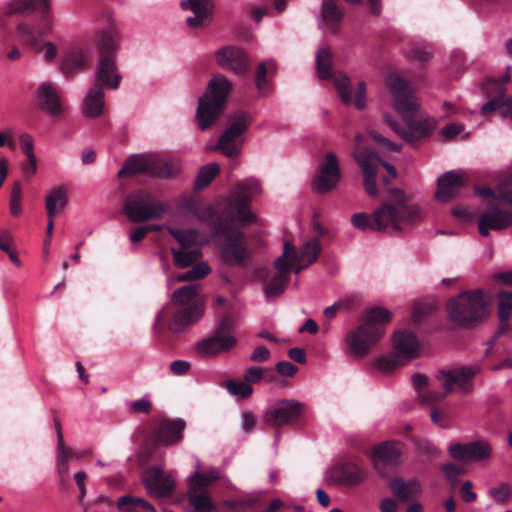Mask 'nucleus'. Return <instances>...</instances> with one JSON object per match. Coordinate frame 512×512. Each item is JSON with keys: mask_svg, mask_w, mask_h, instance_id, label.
<instances>
[{"mask_svg": "<svg viewBox=\"0 0 512 512\" xmlns=\"http://www.w3.org/2000/svg\"><path fill=\"white\" fill-rule=\"evenodd\" d=\"M259 191L260 183L256 179L240 182L232 190L222 212L211 215V234L217 244L220 260L227 266L248 268L251 264V251L243 228L256 220L255 214L250 211V203Z\"/></svg>", "mask_w": 512, "mask_h": 512, "instance_id": "1", "label": "nucleus"}, {"mask_svg": "<svg viewBox=\"0 0 512 512\" xmlns=\"http://www.w3.org/2000/svg\"><path fill=\"white\" fill-rule=\"evenodd\" d=\"M386 84L392 97L393 107L402 118V124L389 114L384 116V121L405 142L417 147L420 141L431 135L433 124L420 114L417 99L404 78L391 74L387 77Z\"/></svg>", "mask_w": 512, "mask_h": 512, "instance_id": "2", "label": "nucleus"}, {"mask_svg": "<svg viewBox=\"0 0 512 512\" xmlns=\"http://www.w3.org/2000/svg\"><path fill=\"white\" fill-rule=\"evenodd\" d=\"M314 229L316 235L306 242L298 252L290 241H285L283 254L274 262L276 272L264 284V292L268 298L281 295L290 281L291 271L296 274L307 265L313 263L320 254V222L318 212L314 213Z\"/></svg>", "mask_w": 512, "mask_h": 512, "instance_id": "3", "label": "nucleus"}, {"mask_svg": "<svg viewBox=\"0 0 512 512\" xmlns=\"http://www.w3.org/2000/svg\"><path fill=\"white\" fill-rule=\"evenodd\" d=\"M418 214L417 207L407 204L404 192L393 188L389 190V200L383 202L373 214H354L352 223L360 230L399 232L402 224L413 222Z\"/></svg>", "mask_w": 512, "mask_h": 512, "instance_id": "4", "label": "nucleus"}, {"mask_svg": "<svg viewBox=\"0 0 512 512\" xmlns=\"http://www.w3.org/2000/svg\"><path fill=\"white\" fill-rule=\"evenodd\" d=\"M198 291L199 286L194 283L174 291L171 302L156 317L154 330L158 335H163L166 330L181 332L200 319L203 307L198 300Z\"/></svg>", "mask_w": 512, "mask_h": 512, "instance_id": "5", "label": "nucleus"}, {"mask_svg": "<svg viewBox=\"0 0 512 512\" xmlns=\"http://www.w3.org/2000/svg\"><path fill=\"white\" fill-rule=\"evenodd\" d=\"M391 318L392 315L387 309H367L358 325L346 334L347 354L353 358L367 356L385 334V325Z\"/></svg>", "mask_w": 512, "mask_h": 512, "instance_id": "6", "label": "nucleus"}, {"mask_svg": "<svg viewBox=\"0 0 512 512\" xmlns=\"http://www.w3.org/2000/svg\"><path fill=\"white\" fill-rule=\"evenodd\" d=\"M119 38V31L112 26L100 31L96 37L98 61L94 72L93 85L103 90H117L122 81V75L116 61Z\"/></svg>", "mask_w": 512, "mask_h": 512, "instance_id": "7", "label": "nucleus"}, {"mask_svg": "<svg viewBox=\"0 0 512 512\" xmlns=\"http://www.w3.org/2000/svg\"><path fill=\"white\" fill-rule=\"evenodd\" d=\"M488 312L487 301L480 289L464 291L447 302L449 320L464 328L478 325L486 318Z\"/></svg>", "mask_w": 512, "mask_h": 512, "instance_id": "8", "label": "nucleus"}, {"mask_svg": "<svg viewBox=\"0 0 512 512\" xmlns=\"http://www.w3.org/2000/svg\"><path fill=\"white\" fill-rule=\"evenodd\" d=\"M231 87L230 81L221 74L215 75L209 81L196 109V119L201 130L210 128L220 117Z\"/></svg>", "mask_w": 512, "mask_h": 512, "instance_id": "9", "label": "nucleus"}, {"mask_svg": "<svg viewBox=\"0 0 512 512\" xmlns=\"http://www.w3.org/2000/svg\"><path fill=\"white\" fill-rule=\"evenodd\" d=\"M478 371L479 369L473 366H462L449 371H440L438 378L444 386V393L422 392V389L428 384V378L423 374H414L412 376V382L422 402L435 403L442 400L455 386L462 392L469 393L472 390L471 379Z\"/></svg>", "mask_w": 512, "mask_h": 512, "instance_id": "10", "label": "nucleus"}, {"mask_svg": "<svg viewBox=\"0 0 512 512\" xmlns=\"http://www.w3.org/2000/svg\"><path fill=\"white\" fill-rule=\"evenodd\" d=\"M164 212V204L147 190L132 191L124 201L123 213L135 223L159 220Z\"/></svg>", "mask_w": 512, "mask_h": 512, "instance_id": "11", "label": "nucleus"}, {"mask_svg": "<svg viewBox=\"0 0 512 512\" xmlns=\"http://www.w3.org/2000/svg\"><path fill=\"white\" fill-rule=\"evenodd\" d=\"M185 427L186 423L181 418L154 421L144 439L147 458H150L159 446H171L179 443L183 438Z\"/></svg>", "mask_w": 512, "mask_h": 512, "instance_id": "12", "label": "nucleus"}, {"mask_svg": "<svg viewBox=\"0 0 512 512\" xmlns=\"http://www.w3.org/2000/svg\"><path fill=\"white\" fill-rule=\"evenodd\" d=\"M179 171L176 164L143 155H132L118 172L119 177L146 174L151 177L169 179Z\"/></svg>", "mask_w": 512, "mask_h": 512, "instance_id": "13", "label": "nucleus"}, {"mask_svg": "<svg viewBox=\"0 0 512 512\" xmlns=\"http://www.w3.org/2000/svg\"><path fill=\"white\" fill-rule=\"evenodd\" d=\"M394 352L378 359L377 366L383 372H391L404 361L418 356L419 342L416 335L408 330H399L393 337Z\"/></svg>", "mask_w": 512, "mask_h": 512, "instance_id": "14", "label": "nucleus"}, {"mask_svg": "<svg viewBox=\"0 0 512 512\" xmlns=\"http://www.w3.org/2000/svg\"><path fill=\"white\" fill-rule=\"evenodd\" d=\"M512 225V195L502 194L488 204L478 220V231L487 237L490 230L500 231Z\"/></svg>", "mask_w": 512, "mask_h": 512, "instance_id": "15", "label": "nucleus"}, {"mask_svg": "<svg viewBox=\"0 0 512 512\" xmlns=\"http://www.w3.org/2000/svg\"><path fill=\"white\" fill-rule=\"evenodd\" d=\"M251 117L244 111L232 113L227 120V128L220 136L216 149L221 151L227 157H235L239 154V146L242 140L238 139L247 131Z\"/></svg>", "mask_w": 512, "mask_h": 512, "instance_id": "16", "label": "nucleus"}, {"mask_svg": "<svg viewBox=\"0 0 512 512\" xmlns=\"http://www.w3.org/2000/svg\"><path fill=\"white\" fill-rule=\"evenodd\" d=\"M304 413V405L294 399H280L264 413L263 422L272 428L295 424Z\"/></svg>", "mask_w": 512, "mask_h": 512, "instance_id": "17", "label": "nucleus"}, {"mask_svg": "<svg viewBox=\"0 0 512 512\" xmlns=\"http://www.w3.org/2000/svg\"><path fill=\"white\" fill-rule=\"evenodd\" d=\"M355 158L364 175L363 185L365 191L370 196H376L378 194L376 176L377 169L380 164L387 170L390 178L396 177V169L394 168V166L387 162H382L381 159L373 151L369 149L359 150L356 153Z\"/></svg>", "mask_w": 512, "mask_h": 512, "instance_id": "18", "label": "nucleus"}, {"mask_svg": "<svg viewBox=\"0 0 512 512\" xmlns=\"http://www.w3.org/2000/svg\"><path fill=\"white\" fill-rule=\"evenodd\" d=\"M508 77L500 79H487L483 90L489 100L482 106L481 113L486 115L493 111H499L502 116L512 120V97L505 96V84Z\"/></svg>", "mask_w": 512, "mask_h": 512, "instance_id": "19", "label": "nucleus"}, {"mask_svg": "<svg viewBox=\"0 0 512 512\" xmlns=\"http://www.w3.org/2000/svg\"><path fill=\"white\" fill-rule=\"evenodd\" d=\"M402 444L396 441H386L374 447L372 460L374 468L382 475L388 474L390 468L400 463Z\"/></svg>", "mask_w": 512, "mask_h": 512, "instance_id": "20", "label": "nucleus"}, {"mask_svg": "<svg viewBox=\"0 0 512 512\" xmlns=\"http://www.w3.org/2000/svg\"><path fill=\"white\" fill-rule=\"evenodd\" d=\"M322 80H331L340 100L348 105L352 102L349 77L331 65V54L322 47Z\"/></svg>", "mask_w": 512, "mask_h": 512, "instance_id": "21", "label": "nucleus"}, {"mask_svg": "<svg viewBox=\"0 0 512 512\" xmlns=\"http://www.w3.org/2000/svg\"><path fill=\"white\" fill-rule=\"evenodd\" d=\"M492 448L486 441H473L468 444H452L449 453L452 458L460 462L482 461L490 457Z\"/></svg>", "mask_w": 512, "mask_h": 512, "instance_id": "22", "label": "nucleus"}, {"mask_svg": "<svg viewBox=\"0 0 512 512\" xmlns=\"http://www.w3.org/2000/svg\"><path fill=\"white\" fill-rule=\"evenodd\" d=\"M327 478L340 485L356 486L364 480L365 473L356 463L341 462L328 470Z\"/></svg>", "mask_w": 512, "mask_h": 512, "instance_id": "23", "label": "nucleus"}, {"mask_svg": "<svg viewBox=\"0 0 512 512\" xmlns=\"http://www.w3.org/2000/svg\"><path fill=\"white\" fill-rule=\"evenodd\" d=\"M28 9H37L41 14V22L37 33L44 36L51 31L50 5L48 0H15L9 6L8 15L22 13Z\"/></svg>", "mask_w": 512, "mask_h": 512, "instance_id": "24", "label": "nucleus"}, {"mask_svg": "<svg viewBox=\"0 0 512 512\" xmlns=\"http://www.w3.org/2000/svg\"><path fill=\"white\" fill-rule=\"evenodd\" d=\"M183 10H190L194 16L186 19L190 28H203L209 25L214 10L213 0H187L181 2Z\"/></svg>", "mask_w": 512, "mask_h": 512, "instance_id": "25", "label": "nucleus"}, {"mask_svg": "<svg viewBox=\"0 0 512 512\" xmlns=\"http://www.w3.org/2000/svg\"><path fill=\"white\" fill-rule=\"evenodd\" d=\"M215 57L217 63L224 69L232 70L236 74H245L248 71L247 55L238 47H223L216 52Z\"/></svg>", "mask_w": 512, "mask_h": 512, "instance_id": "26", "label": "nucleus"}, {"mask_svg": "<svg viewBox=\"0 0 512 512\" xmlns=\"http://www.w3.org/2000/svg\"><path fill=\"white\" fill-rule=\"evenodd\" d=\"M465 185L464 175L449 171L439 177L435 198L442 202H448L460 194Z\"/></svg>", "mask_w": 512, "mask_h": 512, "instance_id": "27", "label": "nucleus"}, {"mask_svg": "<svg viewBox=\"0 0 512 512\" xmlns=\"http://www.w3.org/2000/svg\"><path fill=\"white\" fill-rule=\"evenodd\" d=\"M512 311V291H501L499 293L498 315L499 326L493 338L488 342L490 348L502 336L512 338V325L509 323Z\"/></svg>", "mask_w": 512, "mask_h": 512, "instance_id": "28", "label": "nucleus"}, {"mask_svg": "<svg viewBox=\"0 0 512 512\" xmlns=\"http://www.w3.org/2000/svg\"><path fill=\"white\" fill-rule=\"evenodd\" d=\"M37 103L39 108L49 116H60L63 112L60 95L51 83L44 82L39 85Z\"/></svg>", "mask_w": 512, "mask_h": 512, "instance_id": "29", "label": "nucleus"}, {"mask_svg": "<svg viewBox=\"0 0 512 512\" xmlns=\"http://www.w3.org/2000/svg\"><path fill=\"white\" fill-rule=\"evenodd\" d=\"M143 481L148 490L160 496L171 494L175 485L174 480L169 475L164 474L159 467L146 469Z\"/></svg>", "mask_w": 512, "mask_h": 512, "instance_id": "30", "label": "nucleus"}, {"mask_svg": "<svg viewBox=\"0 0 512 512\" xmlns=\"http://www.w3.org/2000/svg\"><path fill=\"white\" fill-rule=\"evenodd\" d=\"M17 35L19 40L28 46L35 53L45 52V59L51 61L55 58L57 49L51 42L42 43L35 35V32L24 23L17 26Z\"/></svg>", "mask_w": 512, "mask_h": 512, "instance_id": "31", "label": "nucleus"}, {"mask_svg": "<svg viewBox=\"0 0 512 512\" xmlns=\"http://www.w3.org/2000/svg\"><path fill=\"white\" fill-rule=\"evenodd\" d=\"M236 344L235 337H222L214 333V335L199 341L196 350L201 356L214 357L230 351Z\"/></svg>", "mask_w": 512, "mask_h": 512, "instance_id": "32", "label": "nucleus"}, {"mask_svg": "<svg viewBox=\"0 0 512 512\" xmlns=\"http://www.w3.org/2000/svg\"><path fill=\"white\" fill-rule=\"evenodd\" d=\"M341 178V168L336 155L327 152L322 157V194L336 189Z\"/></svg>", "mask_w": 512, "mask_h": 512, "instance_id": "33", "label": "nucleus"}, {"mask_svg": "<svg viewBox=\"0 0 512 512\" xmlns=\"http://www.w3.org/2000/svg\"><path fill=\"white\" fill-rule=\"evenodd\" d=\"M54 425L57 432L58 446H57V471L60 477V485L67 488L69 481V456L73 454V450L66 447L62 434L61 424L57 419H54Z\"/></svg>", "mask_w": 512, "mask_h": 512, "instance_id": "34", "label": "nucleus"}, {"mask_svg": "<svg viewBox=\"0 0 512 512\" xmlns=\"http://www.w3.org/2000/svg\"><path fill=\"white\" fill-rule=\"evenodd\" d=\"M345 11L340 0L322 1V22L331 30L332 33L339 31Z\"/></svg>", "mask_w": 512, "mask_h": 512, "instance_id": "35", "label": "nucleus"}, {"mask_svg": "<svg viewBox=\"0 0 512 512\" xmlns=\"http://www.w3.org/2000/svg\"><path fill=\"white\" fill-rule=\"evenodd\" d=\"M104 107V90L92 84L83 102V114L89 118H96L103 114Z\"/></svg>", "mask_w": 512, "mask_h": 512, "instance_id": "36", "label": "nucleus"}, {"mask_svg": "<svg viewBox=\"0 0 512 512\" xmlns=\"http://www.w3.org/2000/svg\"><path fill=\"white\" fill-rule=\"evenodd\" d=\"M389 488L393 495L401 502H408L414 499L420 492V486L417 481H404L399 477L389 482Z\"/></svg>", "mask_w": 512, "mask_h": 512, "instance_id": "37", "label": "nucleus"}, {"mask_svg": "<svg viewBox=\"0 0 512 512\" xmlns=\"http://www.w3.org/2000/svg\"><path fill=\"white\" fill-rule=\"evenodd\" d=\"M68 204V191L64 186L53 188L45 198L47 217H55L58 212L65 209Z\"/></svg>", "mask_w": 512, "mask_h": 512, "instance_id": "38", "label": "nucleus"}, {"mask_svg": "<svg viewBox=\"0 0 512 512\" xmlns=\"http://www.w3.org/2000/svg\"><path fill=\"white\" fill-rule=\"evenodd\" d=\"M88 65V56L81 49L71 51L62 64L63 72L73 74L83 70Z\"/></svg>", "mask_w": 512, "mask_h": 512, "instance_id": "39", "label": "nucleus"}, {"mask_svg": "<svg viewBox=\"0 0 512 512\" xmlns=\"http://www.w3.org/2000/svg\"><path fill=\"white\" fill-rule=\"evenodd\" d=\"M174 264L178 268H186L196 263L201 258V251L199 248H171Z\"/></svg>", "mask_w": 512, "mask_h": 512, "instance_id": "40", "label": "nucleus"}, {"mask_svg": "<svg viewBox=\"0 0 512 512\" xmlns=\"http://www.w3.org/2000/svg\"><path fill=\"white\" fill-rule=\"evenodd\" d=\"M169 234L179 243L180 248H198L199 232L196 229L182 230L169 227Z\"/></svg>", "mask_w": 512, "mask_h": 512, "instance_id": "41", "label": "nucleus"}, {"mask_svg": "<svg viewBox=\"0 0 512 512\" xmlns=\"http://www.w3.org/2000/svg\"><path fill=\"white\" fill-rule=\"evenodd\" d=\"M276 73V63L273 60L260 62L255 73V85L259 91L269 86V77Z\"/></svg>", "mask_w": 512, "mask_h": 512, "instance_id": "42", "label": "nucleus"}, {"mask_svg": "<svg viewBox=\"0 0 512 512\" xmlns=\"http://www.w3.org/2000/svg\"><path fill=\"white\" fill-rule=\"evenodd\" d=\"M120 512H137L139 509L152 511L153 506L142 498L129 495L122 496L117 501Z\"/></svg>", "mask_w": 512, "mask_h": 512, "instance_id": "43", "label": "nucleus"}, {"mask_svg": "<svg viewBox=\"0 0 512 512\" xmlns=\"http://www.w3.org/2000/svg\"><path fill=\"white\" fill-rule=\"evenodd\" d=\"M215 480L212 474L195 473L190 478L188 494H206V488Z\"/></svg>", "mask_w": 512, "mask_h": 512, "instance_id": "44", "label": "nucleus"}, {"mask_svg": "<svg viewBox=\"0 0 512 512\" xmlns=\"http://www.w3.org/2000/svg\"><path fill=\"white\" fill-rule=\"evenodd\" d=\"M220 167L216 163H211L203 166L197 175L195 180V188L202 190L206 188L212 180L218 175Z\"/></svg>", "mask_w": 512, "mask_h": 512, "instance_id": "45", "label": "nucleus"}, {"mask_svg": "<svg viewBox=\"0 0 512 512\" xmlns=\"http://www.w3.org/2000/svg\"><path fill=\"white\" fill-rule=\"evenodd\" d=\"M243 378L244 381H246L249 385L257 384L263 379L267 380L268 382L276 381V375L274 372L256 366L246 369Z\"/></svg>", "mask_w": 512, "mask_h": 512, "instance_id": "46", "label": "nucleus"}, {"mask_svg": "<svg viewBox=\"0 0 512 512\" xmlns=\"http://www.w3.org/2000/svg\"><path fill=\"white\" fill-rule=\"evenodd\" d=\"M188 501L189 504L193 507L194 512H212L215 510V505L207 493L188 494Z\"/></svg>", "mask_w": 512, "mask_h": 512, "instance_id": "47", "label": "nucleus"}, {"mask_svg": "<svg viewBox=\"0 0 512 512\" xmlns=\"http://www.w3.org/2000/svg\"><path fill=\"white\" fill-rule=\"evenodd\" d=\"M210 272L209 266L204 263H197L195 264L190 270L178 274L176 276V280L178 282H185V281H193V280H199L204 278L206 275H208Z\"/></svg>", "mask_w": 512, "mask_h": 512, "instance_id": "48", "label": "nucleus"}, {"mask_svg": "<svg viewBox=\"0 0 512 512\" xmlns=\"http://www.w3.org/2000/svg\"><path fill=\"white\" fill-rule=\"evenodd\" d=\"M228 392L236 397L241 399H246L250 397L253 393V388L246 381H236V380H228L225 384Z\"/></svg>", "mask_w": 512, "mask_h": 512, "instance_id": "49", "label": "nucleus"}, {"mask_svg": "<svg viewBox=\"0 0 512 512\" xmlns=\"http://www.w3.org/2000/svg\"><path fill=\"white\" fill-rule=\"evenodd\" d=\"M21 200H22V188L19 182H15L12 188L10 197V212L13 216H18L21 213Z\"/></svg>", "mask_w": 512, "mask_h": 512, "instance_id": "50", "label": "nucleus"}, {"mask_svg": "<svg viewBox=\"0 0 512 512\" xmlns=\"http://www.w3.org/2000/svg\"><path fill=\"white\" fill-rule=\"evenodd\" d=\"M234 330V322L230 315H225L221 318L219 324L217 325L215 334L220 335L222 337H234L232 332Z\"/></svg>", "mask_w": 512, "mask_h": 512, "instance_id": "51", "label": "nucleus"}, {"mask_svg": "<svg viewBox=\"0 0 512 512\" xmlns=\"http://www.w3.org/2000/svg\"><path fill=\"white\" fill-rule=\"evenodd\" d=\"M512 491L508 484L503 483L490 490V495L498 503H506L511 497Z\"/></svg>", "mask_w": 512, "mask_h": 512, "instance_id": "52", "label": "nucleus"}, {"mask_svg": "<svg viewBox=\"0 0 512 512\" xmlns=\"http://www.w3.org/2000/svg\"><path fill=\"white\" fill-rule=\"evenodd\" d=\"M442 471L451 481L453 486L457 484V477L464 473V469L454 463H447L443 465Z\"/></svg>", "mask_w": 512, "mask_h": 512, "instance_id": "53", "label": "nucleus"}, {"mask_svg": "<svg viewBox=\"0 0 512 512\" xmlns=\"http://www.w3.org/2000/svg\"><path fill=\"white\" fill-rule=\"evenodd\" d=\"M19 141L22 152L27 158L36 157L34 153V140L31 135L24 133L20 136Z\"/></svg>", "mask_w": 512, "mask_h": 512, "instance_id": "54", "label": "nucleus"}, {"mask_svg": "<svg viewBox=\"0 0 512 512\" xmlns=\"http://www.w3.org/2000/svg\"><path fill=\"white\" fill-rule=\"evenodd\" d=\"M130 410L133 413L148 415L152 410V402L145 398L138 399L130 403Z\"/></svg>", "mask_w": 512, "mask_h": 512, "instance_id": "55", "label": "nucleus"}, {"mask_svg": "<svg viewBox=\"0 0 512 512\" xmlns=\"http://www.w3.org/2000/svg\"><path fill=\"white\" fill-rule=\"evenodd\" d=\"M370 136L372 137V139L374 141H376L377 143L381 144L382 146H384L389 151L399 152L401 150L402 146L400 144H397V143H394V142L388 140L387 138L383 137L378 132L372 131V132H370Z\"/></svg>", "mask_w": 512, "mask_h": 512, "instance_id": "56", "label": "nucleus"}, {"mask_svg": "<svg viewBox=\"0 0 512 512\" xmlns=\"http://www.w3.org/2000/svg\"><path fill=\"white\" fill-rule=\"evenodd\" d=\"M275 370L282 376L293 377L297 373L298 368L289 361H280L276 364Z\"/></svg>", "mask_w": 512, "mask_h": 512, "instance_id": "57", "label": "nucleus"}, {"mask_svg": "<svg viewBox=\"0 0 512 512\" xmlns=\"http://www.w3.org/2000/svg\"><path fill=\"white\" fill-rule=\"evenodd\" d=\"M191 368V364L184 360H175L170 364V371L173 375L183 376L186 375Z\"/></svg>", "mask_w": 512, "mask_h": 512, "instance_id": "58", "label": "nucleus"}, {"mask_svg": "<svg viewBox=\"0 0 512 512\" xmlns=\"http://www.w3.org/2000/svg\"><path fill=\"white\" fill-rule=\"evenodd\" d=\"M431 420L434 424L442 427V428H447L450 426V423H451V419L450 417L443 413L442 411L434 408L432 411H431Z\"/></svg>", "mask_w": 512, "mask_h": 512, "instance_id": "59", "label": "nucleus"}, {"mask_svg": "<svg viewBox=\"0 0 512 512\" xmlns=\"http://www.w3.org/2000/svg\"><path fill=\"white\" fill-rule=\"evenodd\" d=\"M430 311L429 307L422 306L419 304L414 305L412 312V322L415 325L420 324L428 315Z\"/></svg>", "mask_w": 512, "mask_h": 512, "instance_id": "60", "label": "nucleus"}, {"mask_svg": "<svg viewBox=\"0 0 512 512\" xmlns=\"http://www.w3.org/2000/svg\"><path fill=\"white\" fill-rule=\"evenodd\" d=\"M409 57L412 60L418 61L420 63H425L431 59L432 52L417 47L410 51Z\"/></svg>", "mask_w": 512, "mask_h": 512, "instance_id": "61", "label": "nucleus"}, {"mask_svg": "<svg viewBox=\"0 0 512 512\" xmlns=\"http://www.w3.org/2000/svg\"><path fill=\"white\" fill-rule=\"evenodd\" d=\"M461 498L464 502L471 503L477 498L476 493L472 491V482L467 480L462 484L460 490Z\"/></svg>", "mask_w": 512, "mask_h": 512, "instance_id": "62", "label": "nucleus"}, {"mask_svg": "<svg viewBox=\"0 0 512 512\" xmlns=\"http://www.w3.org/2000/svg\"><path fill=\"white\" fill-rule=\"evenodd\" d=\"M270 358V351L265 346H258L254 349L250 356V360L253 362H266Z\"/></svg>", "mask_w": 512, "mask_h": 512, "instance_id": "63", "label": "nucleus"}, {"mask_svg": "<svg viewBox=\"0 0 512 512\" xmlns=\"http://www.w3.org/2000/svg\"><path fill=\"white\" fill-rule=\"evenodd\" d=\"M464 130V126L459 123H450L442 130L443 136L450 140L459 135Z\"/></svg>", "mask_w": 512, "mask_h": 512, "instance_id": "64", "label": "nucleus"}]
</instances>
